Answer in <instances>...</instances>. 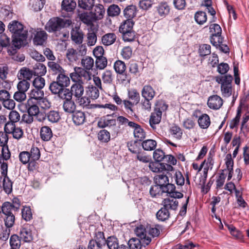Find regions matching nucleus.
Instances as JSON below:
<instances>
[{"instance_id": "1", "label": "nucleus", "mask_w": 249, "mask_h": 249, "mask_svg": "<svg viewBox=\"0 0 249 249\" xmlns=\"http://www.w3.org/2000/svg\"><path fill=\"white\" fill-rule=\"evenodd\" d=\"M8 30L13 33L14 44L21 47L27 38L28 32L22 24L17 20H13L9 23Z\"/></svg>"}, {"instance_id": "2", "label": "nucleus", "mask_w": 249, "mask_h": 249, "mask_svg": "<svg viewBox=\"0 0 249 249\" xmlns=\"http://www.w3.org/2000/svg\"><path fill=\"white\" fill-rule=\"evenodd\" d=\"M215 80L220 85V91L223 97H229L232 95L233 89L232 85L233 77L231 75H218L215 77Z\"/></svg>"}, {"instance_id": "3", "label": "nucleus", "mask_w": 249, "mask_h": 249, "mask_svg": "<svg viewBox=\"0 0 249 249\" xmlns=\"http://www.w3.org/2000/svg\"><path fill=\"white\" fill-rule=\"evenodd\" d=\"M72 22L70 19H64L58 17L51 18L46 23L45 29L49 33L54 32L69 26Z\"/></svg>"}, {"instance_id": "4", "label": "nucleus", "mask_w": 249, "mask_h": 249, "mask_svg": "<svg viewBox=\"0 0 249 249\" xmlns=\"http://www.w3.org/2000/svg\"><path fill=\"white\" fill-rule=\"evenodd\" d=\"M14 44V39L11 41V39L5 34H1L0 35V53L2 48L6 47L7 52L9 55H14L17 53V49H19L21 47H18Z\"/></svg>"}, {"instance_id": "5", "label": "nucleus", "mask_w": 249, "mask_h": 249, "mask_svg": "<svg viewBox=\"0 0 249 249\" xmlns=\"http://www.w3.org/2000/svg\"><path fill=\"white\" fill-rule=\"evenodd\" d=\"M84 91V87L80 83H75L71 88V96H74L77 99H79L81 98L80 104H83L84 106H87L88 105L89 102L88 103H86L85 100H88V99L85 97L81 98L83 95Z\"/></svg>"}, {"instance_id": "6", "label": "nucleus", "mask_w": 249, "mask_h": 249, "mask_svg": "<svg viewBox=\"0 0 249 249\" xmlns=\"http://www.w3.org/2000/svg\"><path fill=\"white\" fill-rule=\"evenodd\" d=\"M44 95V92L41 89L36 88L31 91L29 99H32L33 102H35L34 100H38L39 102H46L47 105L46 104V107H48L50 106V103L46 98H43Z\"/></svg>"}, {"instance_id": "7", "label": "nucleus", "mask_w": 249, "mask_h": 249, "mask_svg": "<svg viewBox=\"0 0 249 249\" xmlns=\"http://www.w3.org/2000/svg\"><path fill=\"white\" fill-rule=\"evenodd\" d=\"M199 113H200L199 110H196L193 115L196 118H198L197 123L199 127L202 129H207L211 124L210 117L205 113L202 114L198 117L197 114Z\"/></svg>"}, {"instance_id": "8", "label": "nucleus", "mask_w": 249, "mask_h": 249, "mask_svg": "<svg viewBox=\"0 0 249 249\" xmlns=\"http://www.w3.org/2000/svg\"><path fill=\"white\" fill-rule=\"evenodd\" d=\"M136 234L142 241L143 244L148 245L151 242V237L148 236L145 228L142 225L137 227L135 230Z\"/></svg>"}, {"instance_id": "9", "label": "nucleus", "mask_w": 249, "mask_h": 249, "mask_svg": "<svg viewBox=\"0 0 249 249\" xmlns=\"http://www.w3.org/2000/svg\"><path fill=\"white\" fill-rule=\"evenodd\" d=\"M223 104V99L217 95H213L209 97L207 105L209 108L214 110L219 109Z\"/></svg>"}, {"instance_id": "10", "label": "nucleus", "mask_w": 249, "mask_h": 249, "mask_svg": "<svg viewBox=\"0 0 249 249\" xmlns=\"http://www.w3.org/2000/svg\"><path fill=\"white\" fill-rule=\"evenodd\" d=\"M71 40L77 45L81 44L83 41L84 33L79 27L72 28L71 32Z\"/></svg>"}, {"instance_id": "11", "label": "nucleus", "mask_w": 249, "mask_h": 249, "mask_svg": "<svg viewBox=\"0 0 249 249\" xmlns=\"http://www.w3.org/2000/svg\"><path fill=\"white\" fill-rule=\"evenodd\" d=\"M175 190V185L168 182L162 188V192L166 193L169 196H173L178 198H182L183 196V194L176 191Z\"/></svg>"}, {"instance_id": "12", "label": "nucleus", "mask_w": 249, "mask_h": 249, "mask_svg": "<svg viewBox=\"0 0 249 249\" xmlns=\"http://www.w3.org/2000/svg\"><path fill=\"white\" fill-rule=\"evenodd\" d=\"M176 198H177L173 196H170L169 197L164 198L161 203L163 207L165 208L168 211L169 210H177L178 207V202Z\"/></svg>"}, {"instance_id": "13", "label": "nucleus", "mask_w": 249, "mask_h": 249, "mask_svg": "<svg viewBox=\"0 0 249 249\" xmlns=\"http://www.w3.org/2000/svg\"><path fill=\"white\" fill-rule=\"evenodd\" d=\"M19 235L20 239L24 242L30 243L34 240L32 231L27 226H24L21 228Z\"/></svg>"}, {"instance_id": "14", "label": "nucleus", "mask_w": 249, "mask_h": 249, "mask_svg": "<svg viewBox=\"0 0 249 249\" xmlns=\"http://www.w3.org/2000/svg\"><path fill=\"white\" fill-rule=\"evenodd\" d=\"M47 36L48 35L45 31L43 30L36 31L33 38L34 44L36 45H43L47 39Z\"/></svg>"}, {"instance_id": "15", "label": "nucleus", "mask_w": 249, "mask_h": 249, "mask_svg": "<svg viewBox=\"0 0 249 249\" xmlns=\"http://www.w3.org/2000/svg\"><path fill=\"white\" fill-rule=\"evenodd\" d=\"M116 124V120L109 118V115L102 117L98 122V127L102 128L115 126Z\"/></svg>"}, {"instance_id": "16", "label": "nucleus", "mask_w": 249, "mask_h": 249, "mask_svg": "<svg viewBox=\"0 0 249 249\" xmlns=\"http://www.w3.org/2000/svg\"><path fill=\"white\" fill-rule=\"evenodd\" d=\"M137 9L135 5H129L127 6L123 11L124 16L127 19L133 20V18L136 16Z\"/></svg>"}, {"instance_id": "17", "label": "nucleus", "mask_w": 249, "mask_h": 249, "mask_svg": "<svg viewBox=\"0 0 249 249\" xmlns=\"http://www.w3.org/2000/svg\"><path fill=\"white\" fill-rule=\"evenodd\" d=\"M40 137L42 141L48 142L53 137V132L51 128L48 126H43L40 129Z\"/></svg>"}, {"instance_id": "18", "label": "nucleus", "mask_w": 249, "mask_h": 249, "mask_svg": "<svg viewBox=\"0 0 249 249\" xmlns=\"http://www.w3.org/2000/svg\"><path fill=\"white\" fill-rule=\"evenodd\" d=\"M72 121L77 125L83 124L86 121V115L82 111H76L73 113Z\"/></svg>"}, {"instance_id": "19", "label": "nucleus", "mask_w": 249, "mask_h": 249, "mask_svg": "<svg viewBox=\"0 0 249 249\" xmlns=\"http://www.w3.org/2000/svg\"><path fill=\"white\" fill-rule=\"evenodd\" d=\"M93 19L95 21L101 19L103 18L105 13V9L102 4H98L95 6L94 10L91 11Z\"/></svg>"}, {"instance_id": "20", "label": "nucleus", "mask_w": 249, "mask_h": 249, "mask_svg": "<svg viewBox=\"0 0 249 249\" xmlns=\"http://www.w3.org/2000/svg\"><path fill=\"white\" fill-rule=\"evenodd\" d=\"M26 107L27 109V113L33 115H37L40 111L38 106L35 102L32 101V99H29L26 104Z\"/></svg>"}, {"instance_id": "21", "label": "nucleus", "mask_w": 249, "mask_h": 249, "mask_svg": "<svg viewBox=\"0 0 249 249\" xmlns=\"http://www.w3.org/2000/svg\"><path fill=\"white\" fill-rule=\"evenodd\" d=\"M157 11L159 15L161 17H165L170 12V6L166 2H162L156 7Z\"/></svg>"}, {"instance_id": "22", "label": "nucleus", "mask_w": 249, "mask_h": 249, "mask_svg": "<svg viewBox=\"0 0 249 249\" xmlns=\"http://www.w3.org/2000/svg\"><path fill=\"white\" fill-rule=\"evenodd\" d=\"M117 38L115 34L113 33H107L102 37V43L105 46H109L113 44Z\"/></svg>"}, {"instance_id": "23", "label": "nucleus", "mask_w": 249, "mask_h": 249, "mask_svg": "<svg viewBox=\"0 0 249 249\" xmlns=\"http://www.w3.org/2000/svg\"><path fill=\"white\" fill-rule=\"evenodd\" d=\"M134 126H132L134 128V136L137 141H141L144 139L146 137V133L144 129L138 124H136Z\"/></svg>"}, {"instance_id": "24", "label": "nucleus", "mask_w": 249, "mask_h": 249, "mask_svg": "<svg viewBox=\"0 0 249 249\" xmlns=\"http://www.w3.org/2000/svg\"><path fill=\"white\" fill-rule=\"evenodd\" d=\"M142 95L144 99L152 100L155 95V91L151 86L145 85L142 88Z\"/></svg>"}, {"instance_id": "25", "label": "nucleus", "mask_w": 249, "mask_h": 249, "mask_svg": "<svg viewBox=\"0 0 249 249\" xmlns=\"http://www.w3.org/2000/svg\"><path fill=\"white\" fill-rule=\"evenodd\" d=\"M33 74V71L26 68H23L19 71L18 74V77L19 80L28 81L32 78Z\"/></svg>"}, {"instance_id": "26", "label": "nucleus", "mask_w": 249, "mask_h": 249, "mask_svg": "<svg viewBox=\"0 0 249 249\" xmlns=\"http://www.w3.org/2000/svg\"><path fill=\"white\" fill-rule=\"evenodd\" d=\"M66 58L72 63L76 62L79 59V54L77 50L73 48H69L66 51Z\"/></svg>"}, {"instance_id": "27", "label": "nucleus", "mask_w": 249, "mask_h": 249, "mask_svg": "<svg viewBox=\"0 0 249 249\" xmlns=\"http://www.w3.org/2000/svg\"><path fill=\"white\" fill-rule=\"evenodd\" d=\"M161 113L160 111H156L151 113L150 116L149 123L151 126L154 128L155 125L159 124L161 119Z\"/></svg>"}, {"instance_id": "28", "label": "nucleus", "mask_w": 249, "mask_h": 249, "mask_svg": "<svg viewBox=\"0 0 249 249\" xmlns=\"http://www.w3.org/2000/svg\"><path fill=\"white\" fill-rule=\"evenodd\" d=\"M81 65L84 70L89 71L92 69L94 66V60L90 56H85L81 60Z\"/></svg>"}, {"instance_id": "29", "label": "nucleus", "mask_w": 249, "mask_h": 249, "mask_svg": "<svg viewBox=\"0 0 249 249\" xmlns=\"http://www.w3.org/2000/svg\"><path fill=\"white\" fill-rule=\"evenodd\" d=\"M154 181L156 184L163 188L169 182V180L167 175L162 173V174L158 175L154 177Z\"/></svg>"}, {"instance_id": "30", "label": "nucleus", "mask_w": 249, "mask_h": 249, "mask_svg": "<svg viewBox=\"0 0 249 249\" xmlns=\"http://www.w3.org/2000/svg\"><path fill=\"white\" fill-rule=\"evenodd\" d=\"M86 93L89 97L94 100L99 97L100 92L97 87L93 85H89L87 87Z\"/></svg>"}, {"instance_id": "31", "label": "nucleus", "mask_w": 249, "mask_h": 249, "mask_svg": "<svg viewBox=\"0 0 249 249\" xmlns=\"http://www.w3.org/2000/svg\"><path fill=\"white\" fill-rule=\"evenodd\" d=\"M63 108L65 112L72 113L74 112L76 105L71 99L66 100L63 102Z\"/></svg>"}, {"instance_id": "32", "label": "nucleus", "mask_w": 249, "mask_h": 249, "mask_svg": "<svg viewBox=\"0 0 249 249\" xmlns=\"http://www.w3.org/2000/svg\"><path fill=\"white\" fill-rule=\"evenodd\" d=\"M76 2L73 0H63L62 2V9L67 12H71L75 8Z\"/></svg>"}, {"instance_id": "33", "label": "nucleus", "mask_w": 249, "mask_h": 249, "mask_svg": "<svg viewBox=\"0 0 249 249\" xmlns=\"http://www.w3.org/2000/svg\"><path fill=\"white\" fill-rule=\"evenodd\" d=\"M33 69V73L40 76L45 75L47 71L46 66L40 63H37L35 64Z\"/></svg>"}, {"instance_id": "34", "label": "nucleus", "mask_w": 249, "mask_h": 249, "mask_svg": "<svg viewBox=\"0 0 249 249\" xmlns=\"http://www.w3.org/2000/svg\"><path fill=\"white\" fill-rule=\"evenodd\" d=\"M157 142L152 139H148L143 141L142 143V146L144 150L152 151L157 146Z\"/></svg>"}, {"instance_id": "35", "label": "nucleus", "mask_w": 249, "mask_h": 249, "mask_svg": "<svg viewBox=\"0 0 249 249\" xmlns=\"http://www.w3.org/2000/svg\"><path fill=\"white\" fill-rule=\"evenodd\" d=\"M134 22L133 20L126 19L124 21L119 27V32L120 33L126 32V31H130L133 30V27Z\"/></svg>"}, {"instance_id": "36", "label": "nucleus", "mask_w": 249, "mask_h": 249, "mask_svg": "<svg viewBox=\"0 0 249 249\" xmlns=\"http://www.w3.org/2000/svg\"><path fill=\"white\" fill-rule=\"evenodd\" d=\"M156 217L158 220L160 221H165L169 218L170 213L169 211L165 208L162 207L156 213Z\"/></svg>"}, {"instance_id": "37", "label": "nucleus", "mask_w": 249, "mask_h": 249, "mask_svg": "<svg viewBox=\"0 0 249 249\" xmlns=\"http://www.w3.org/2000/svg\"><path fill=\"white\" fill-rule=\"evenodd\" d=\"M64 72H61L58 74L56 81L63 87H67L70 84L69 77L64 74Z\"/></svg>"}, {"instance_id": "38", "label": "nucleus", "mask_w": 249, "mask_h": 249, "mask_svg": "<svg viewBox=\"0 0 249 249\" xmlns=\"http://www.w3.org/2000/svg\"><path fill=\"white\" fill-rule=\"evenodd\" d=\"M97 37L96 33L90 30L87 34V43L89 46H92L95 45L97 42Z\"/></svg>"}, {"instance_id": "39", "label": "nucleus", "mask_w": 249, "mask_h": 249, "mask_svg": "<svg viewBox=\"0 0 249 249\" xmlns=\"http://www.w3.org/2000/svg\"><path fill=\"white\" fill-rule=\"evenodd\" d=\"M48 66L53 74H58L61 72H64V70L62 67L59 64L55 62H49L48 63Z\"/></svg>"}, {"instance_id": "40", "label": "nucleus", "mask_w": 249, "mask_h": 249, "mask_svg": "<svg viewBox=\"0 0 249 249\" xmlns=\"http://www.w3.org/2000/svg\"><path fill=\"white\" fill-rule=\"evenodd\" d=\"M106 244L108 249H117L120 245L118 239L114 236L107 237L106 239Z\"/></svg>"}, {"instance_id": "41", "label": "nucleus", "mask_w": 249, "mask_h": 249, "mask_svg": "<svg viewBox=\"0 0 249 249\" xmlns=\"http://www.w3.org/2000/svg\"><path fill=\"white\" fill-rule=\"evenodd\" d=\"M21 240L17 234H13L11 235L10 238V245L11 248L14 249H19L21 246Z\"/></svg>"}, {"instance_id": "42", "label": "nucleus", "mask_w": 249, "mask_h": 249, "mask_svg": "<svg viewBox=\"0 0 249 249\" xmlns=\"http://www.w3.org/2000/svg\"><path fill=\"white\" fill-rule=\"evenodd\" d=\"M46 117L48 120L52 123L58 122L61 118L59 112L55 110L49 111L46 114Z\"/></svg>"}, {"instance_id": "43", "label": "nucleus", "mask_w": 249, "mask_h": 249, "mask_svg": "<svg viewBox=\"0 0 249 249\" xmlns=\"http://www.w3.org/2000/svg\"><path fill=\"white\" fill-rule=\"evenodd\" d=\"M80 20L87 25H90L95 20L93 19L92 13L90 12H84L79 15Z\"/></svg>"}, {"instance_id": "44", "label": "nucleus", "mask_w": 249, "mask_h": 249, "mask_svg": "<svg viewBox=\"0 0 249 249\" xmlns=\"http://www.w3.org/2000/svg\"><path fill=\"white\" fill-rule=\"evenodd\" d=\"M141 68L135 62H130L129 66V71L135 76H139L141 72Z\"/></svg>"}, {"instance_id": "45", "label": "nucleus", "mask_w": 249, "mask_h": 249, "mask_svg": "<svg viewBox=\"0 0 249 249\" xmlns=\"http://www.w3.org/2000/svg\"><path fill=\"white\" fill-rule=\"evenodd\" d=\"M1 207L2 209L3 215L15 214V212H17L13 208L10 202H4Z\"/></svg>"}, {"instance_id": "46", "label": "nucleus", "mask_w": 249, "mask_h": 249, "mask_svg": "<svg viewBox=\"0 0 249 249\" xmlns=\"http://www.w3.org/2000/svg\"><path fill=\"white\" fill-rule=\"evenodd\" d=\"M115 71L118 74H123L126 70V65L122 60H117L113 66Z\"/></svg>"}, {"instance_id": "47", "label": "nucleus", "mask_w": 249, "mask_h": 249, "mask_svg": "<svg viewBox=\"0 0 249 249\" xmlns=\"http://www.w3.org/2000/svg\"><path fill=\"white\" fill-rule=\"evenodd\" d=\"M95 0H78V6L85 10H89L94 6Z\"/></svg>"}, {"instance_id": "48", "label": "nucleus", "mask_w": 249, "mask_h": 249, "mask_svg": "<svg viewBox=\"0 0 249 249\" xmlns=\"http://www.w3.org/2000/svg\"><path fill=\"white\" fill-rule=\"evenodd\" d=\"M78 73L80 74L81 83H83L85 81H88L91 79V73L88 70H84L80 67L77 68Z\"/></svg>"}, {"instance_id": "49", "label": "nucleus", "mask_w": 249, "mask_h": 249, "mask_svg": "<svg viewBox=\"0 0 249 249\" xmlns=\"http://www.w3.org/2000/svg\"><path fill=\"white\" fill-rule=\"evenodd\" d=\"M135 159L144 163H148L151 161L150 157L142 150L135 154Z\"/></svg>"}, {"instance_id": "50", "label": "nucleus", "mask_w": 249, "mask_h": 249, "mask_svg": "<svg viewBox=\"0 0 249 249\" xmlns=\"http://www.w3.org/2000/svg\"><path fill=\"white\" fill-rule=\"evenodd\" d=\"M170 133L175 138L179 140L181 138L182 131L181 128L176 125H173L170 129Z\"/></svg>"}, {"instance_id": "51", "label": "nucleus", "mask_w": 249, "mask_h": 249, "mask_svg": "<svg viewBox=\"0 0 249 249\" xmlns=\"http://www.w3.org/2000/svg\"><path fill=\"white\" fill-rule=\"evenodd\" d=\"M95 66L98 70H104L107 65V58L105 56L96 58Z\"/></svg>"}, {"instance_id": "52", "label": "nucleus", "mask_w": 249, "mask_h": 249, "mask_svg": "<svg viewBox=\"0 0 249 249\" xmlns=\"http://www.w3.org/2000/svg\"><path fill=\"white\" fill-rule=\"evenodd\" d=\"M211 47L210 45L206 44L200 45L198 49L199 55L201 57H204L209 55L211 53Z\"/></svg>"}, {"instance_id": "53", "label": "nucleus", "mask_w": 249, "mask_h": 249, "mask_svg": "<svg viewBox=\"0 0 249 249\" xmlns=\"http://www.w3.org/2000/svg\"><path fill=\"white\" fill-rule=\"evenodd\" d=\"M128 97L133 101V104H137L140 100V96L139 93L136 89H132L128 90Z\"/></svg>"}, {"instance_id": "54", "label": "nucleus", "mask_w": 249, "mask_h": 249, "mask_svg": "<svg viewBox=\"0 0 249 249\" xmlns=\"http://www.w3.org/2000/svg\"><path fill=\"white\" fill-rule=\"evenodd\" d=\"M2 182L4 192L7 194H10L12 191V183L8 176L4 177Z\"/></svg>"}, {"instance_id": "55", "label": "nucleus", "mask_w": 249, "mask_h": 249, "mask_svg": "<svg viewBox=\"0 0 249 249\" xmlns=\"http://www.w3.org/2000/svg\"><path fill=\"white\" fill-rule=\"evenodd\" d=\"M127 146L129 151L135 155L141 150L140 147V145L138 143L137 141H130L128 142Z\"/></svg>"}, {"instance_id": "56", "label": "nucleus", "mask_w": 249, "mask_h": 249, "mask_svg": "<svg viewBox=\"0 0 249 249\" xmlns=\"http://www.w3.org/2000/svg\"><path fill=\"white\" fill-rule=\"evenodd\" d=\"M196 21L199 24H203L207 21V15L205 12L198 11L195 15Z\"/></svg>"}, {"instance_id": "57", "label": "nucleus", "mask_w": 249, "mask_h": 249, "mask_svg": "<svg viewBox=\"0 0 249 249\" xmlns=\"http://www.w3.org/2000/svg\"><path fill=\"white\" fill-rule=\"evenodd\" d=\"M107 12L109 16L115 17L120 14L121 9L117 5L112 4L108 7Z\"/></svg>"}, {"instance_id": "58", "label": "nucleus", "mask_w": 249, "mask_h": 249, "mask_svg": "<svg viewBox=\"0 0 249 249\" xmlns=\"http://www.w3.org/2000/svg\"><path fill=\"white\" fill-rule=\"evenodd\" d=\"M102 78L104 83L111 84L113 80L112 71L110 70H106L103 73Z\"/></svg>"}, {"instance_id": "59", "label": "nucleus", "mask_w": 249, "mask_h": 249, "mask_svg": "<svg viewBox=\"0 0 249 249\" xmlns=\"http://www.w3.org/2000/svg\"><path fill=\"white\" fill-rule=\"evenodd\" d=\"M4 215V216L3 217V220L4 221L5 226L8 228L12 227L15 223V214Z\"/></svg>"}, {"instance_id": "60", "label": "nucleus", "mask_w": 249, "mask_h": 249, "mask_svg": "<svg viewBox=\"0 0 249 249\" xmlns=\"http://www.w3.org/2000/svg\"><path fill=\"white\" fill-rule=\"evenodd\" d=\"M128 245L129 249H141L142 248L141 241L138 238L130 239L128 241Z\"/></svg>"}, {"instance_id": "61", "label": "nucleus", "mask_w": 249, "mask_h": 249, "mask_svg": "<svg viewBox=\"0 0 249 249\" xmlns=\"http://www.w3.org/2000/svg\"><path fill=\"white\" fill-rule=\"evenodd\" d=\"M149 163V168L153 172L161 173L162 172V163L159 162H154L150 161Z\"/></svg>"}, {"instance_id": "62", "label": "nucleus", "mask_w": 249, "mask_h": 249, "mask_svg": "<svg viewBox=\"0 0 249 249\" xmlns=\"http://www.w3.org/2000/svg\"><path fill=\"white\" fill-rule=\"evenodd\" d=\"M98 139L104 142H108L110 139V135L107 130L103 129L99 131L98 134Z\"/></svg>"}, {"instance_id": "63", "label": "nucleus", "mask_w": 249, "mask_h": 249, "mask_svg": "<svg viewBox=\"0 0 249 249\" xmlns=\"http://www.w3.org/2000/svg\"><path fill=\"white\" fill-rule=\"evenodd\" d=\"M65 88L63 87L62 88L58 94V97L62 99H65V100L71 99L72 96L71 90Z\"/></svg>"}, {"instance_id": "64", "label": "nucleus", "mask_w": 249, "mask_h": 249, "mask_svg": "<svg viewBox=\"0 0 249 249\" xmlns=\"http://www.w3.org/2000/svg\"><path fill=\"white\" fill-rule=\"evenodd\" d=\"M63 87L60 85L56 81H53L51 83L49 89L52 93L54 94H58Z\"/></svg>"}]
</instances>
